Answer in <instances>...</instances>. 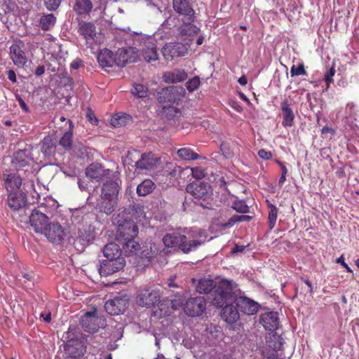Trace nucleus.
I'll return each instance as SVG.
<instances>
[{"instance_id": "1", "label": "nucleus", "mask_w": 359, "mask_h": 359, "mask_svg": "<svg viewBox=\"0 0 359 359\" xmlns=\"http://www.w3.org/2000/svg\"><path fill=\"white\" fill-rule=\"evenodd\" d=\"M234 294L232 292L231 283L228 280H222L211 293V300L213 306L223 307L229 303H233Z\"/></svg>"}, {"instance_id": "2", "label": "nucleus", "mask_w": 359, "mask_h": 359, "mask_svg": "<svg viewBox=\"0 0 359 359\" xmlns=\"http://www.w3.org/2000/svg\"><path fill=\"white\" fill-rule=\"evenodd\" d=\"M202 234L201 229L184 230L180 233V249L184 253L195 250L203 243L201 239Z\"/></svg>"}, {"instance_id": "3", "label": "nucleus", "mask_w": 359, "mask_h": 359, "mask_svg": "<svg viewBox=\"0 0 359 359\" xmlns=\"http://www.w3.org/2000/svg\"><path fill=\"white\" fill-rule=\"evenodd\" d=\"M69 128L59 141V144L67 151H72L73 154L79 155L83 154L86 151V148L82 144L78 146L73 143V130L74 124L71 120L69 119Z\"/></svg>"}, {"instance_id": "4", "label": "nucleus", "mask_w": 359, "mask_h": 359, "mask_svg": "<svg viewBox=\"0 0 359 359\" xmlns=\"http://www.w3.org/2000/svg\"><path fill=\"white\" fill-rule=\"evenodd\" d=\"M186 191L194 198L203 201L209 199L212 195L211 186L204 182L190 183L187 186Z\"/></svg>"}, {"instance_id": "5", "label": "nucleus", "mask_w": 359, "mask_h": 359, "mask_svg": "<svg viewBox=\"0 0 359 359\" xmlns=\"http://www.w3.org/2000/svg\"><path fill=\"white\" fill-rule=\"evenodd\" d=\"M158 291L151 287L140 290L137 296V304L141 306L151 307L160 302Z\"/></svg>"}, {"instance_id": "6", "label": "nucleus", "mask_w": 359, "mask_h": 359, "mask_svg": "<svg viewBox=\"0 0 359 359\" xmlns=\"http://www.w3.org/2000/svg\"><path fill=\"white\" fill-rule=\"evenodd\" d=\"M283 341V338L276 333L269 334L266 337V345L262 349L263 355L267 358H276L278 351L282 348Z\"/></svg>"}, {"instance_id": "7", "label": "nucleus", "mask_w": 359, "mask_h": 359, "mask_svg": "<svg viewBox=\"0 0 359 359\" xmlns=\"http://www.w3.org/2000/svg\"><path fill=\"white\" fill-rule=\"evenodd\" d=\"M206 309V301L203 297L188 299L184 307V313L189 316H199Z\"/></svg>"}, {"instance_id": "8", "label": "nucleus", "mask_w": 359, "mask_h": 359, "mask_svg": "<svg viewBox=\"0 0 359 359\" xmlns=\"http://www.w3.org/2000/svg\"><path fill=\"white\" fill-rule=\"evenodd\" d=\"M138 234V227L133 221L125 220L118 225L116 238L121 243L128 239L135 238Z\"/></svg>"}, {"instance_id": "9", "label": "nucleus", "mask_w": 359, "mask_h": 359, "mask_svg": "<svg viewBox=\"0 0 359 359\" xmlns=\"http://www.w3.org/2000/svg\"><path fill=\"white\" fill-rule=\"evenodd\" d=\"M187 53L185 46L179 42L166 43L162 48L163 56L167 61L184 56Z\"/></svg>"}, {"instance_id": "10", "label": "nucleus", "mask_w": 359, "mask_h": 359, "mask_svg": "<svg viewBox=\"0 0 359 359\" xmlns=\"http://www.w3.org/2000/svg\"><path fill=\"white\" fill-rule=\"evenodd\" d=\"M23 43L15 42L9 48V56L13 64L19 68L24 67L27 62V55L23 50Z\"/></svg>"}, {"instance_id": "11", "label": "nucleus", "mask_w": 359, "mask_h": 359, "mask_svg": "<svg viewBox=\"0 0 359 359\" xmlns=\"http://www.w3.org/2000/svg\"><path fill=\"white\" fill-rule=\"evenodd\" d=\"M182 88L176 86H168L158 93V101L161 104H173L180 100Z\"/></svg>"}, {"instance_id": "12", "label": "nucleus", "mask_w": 359, "mask_h": 359, "mask_svg": "<svg viewBox=\"0 0 359 359\" xmlns=\"http://www.w3.org/2000/svg\"><path fill=\"white\" fill-rule=\"evenodd\" d=\"M125 265V259H110L106 258L101 262L99 272L101 276H107L121 270Z\"/></svg>"}, {"instance_id": "13", "label": "nucleus", "mask_w": 359, "mask_h": 359, "mask_svg": "<svg viewBox=\"0 0 359 359\" xmlns=\"http://www.w3.org/2000/svg\"><path fill=\"white\" fill-rule=\"evenodd\" d=\"M233 303H235L241 312L249 316L256 313L259 308L257 302L244 296H234Z\"/></svg>"}, {"instance_id": "14", "label": "nucleus", "mask_w": 359, "mask_h": 359, "mask_svg": "<svg viewBox=\"0 0 359 359\" xmlns=\"http://www.w3.org/2000/svg\"><path fill=\"white\" fill-rule=\"evenodd\" d=\"M128 304V299L126 297H116L106 302L104 309L111 316L119 315L125 311Z\"/></svg>"}, {"instance_id": "15", "label": "nucleus", "mask_w": 359, "mask_h": 359, "mask_svg": "<svg viewBox=\"0 0 359 359\" xmlns=\"http://www.w3.org/2000/svg\"><path fill=\"white\" fill-rule=\"evenodd\" d=\"M161 158L152 152L141 154L140 158L135 163V168L141 170H151L156 168Z\"/></svg>"}, {"instance_id": "16", "label": "nucleus", "mask_w": 359, "mask_h": 359, "mask_svg": "<svg viewBox=\"0 0 359 359\" xmlns=\"http://www.w3.org/2000/svg\"><path fill=\"white\" fill-rule=\"evenodd\" d=\"M110 174V170L104 169L99 163H93L89 165L86 169V175L91 181L100 182L107 178Z\"/></svg>"}, {"instance_id": "17", "label": "nucleus", "mask_w": 359, "mask_h": 359, "mask_svg": "<svg viewBox=\"0 0 359 359\" xmlns=\"http://www.w3.org/2000/svg\"><path fill=\"white\" fill-rule=\"evenodd\" d=\"M29 222L36 233H43L48 226V217L39 210L32 211L29 217Z\"/></svg>"}, {"instance_id": "18", "label": "nucleus", "mask_w": 359, "mask_h": 359, "mask_svg": "<svg viewBox=\"0 0 359 359\" xmlns=\"http://www.w3.org/2000/svg\"><path fill=\"white\" fill-rule=\"evenodd\" d=\"M43 233L54 243H60L63 240L64 229L58 223L49 224Z\"/></svg>"}, {"instance_id": "19", "label": "nucleus", "mask_w": 359, "mask_h": 359, "mask_svg": "<svg viewBox=\"0 0 359 359\" xmlns=\"http://www.w3.org/2000/svg\"><path fill=\"white\" fill-rule=\"evenodd\" d=\"M32 160L31 149L29 148H26L15 152L13 155L11 163L15 168L21 169L26 165H28Z\"/></svg>"}, {"instance_id": "20", "label": "nucleus", "mask_w": 359, "mask_h": 359, "mask_svg": "<svg viewBox=\"0 0 359 359\" xmlns=\"http://www.w3.org/2000/svg\"><path fill=\"white\" fill-rule=\"evenodd\" d=\"M260 323L265 330L275 331L279 325L278 313L275 311L266 312L260 316Z\"/></svg>"}, {"instance_id": "21", "label": "nucleus", "mask_w": 359, "mask_h": 359, "mask_svg": "<svg viewBox=\"0 0 359 359\" xmlns=\"http://www.w3.org/2000/svg\"><path fill=\"white\" fill-rule=\"evenodd\" d=\"M3 180L6 189L10 192H15L14 191L19 189L22 184L20 176L16 172H12L8 170L3 173Z\"/></svg>"}, {"instance_id": "22", "label": "nucleus", "mask_w": 359, "mask_h": 359, "mask_svg": "<svg viewBox=\"0 0 359 359\" xmlns=\"http://www.w3.org/2000/svg\"><path fill=\"white\" fill-rule=\"evenodd\" d=\"M65 348L68 355H75L76 357H82L86 351V346L80 339L67 341Z\"/></svg>"}, {"instance_id": "23", "label": "nucleus", "mask_w": 359, "mask_h": 359, "mask_svg": "<svg viewBox=\"0 0 359 359\" xmlns=\"http://www.w3.org/2000/svg\"><path fill=\"white\" fill-rule=\"evenodd\" d=\"M79 32L86 40V43L93 45L96 35V27L90 22L82 21L79 23Z\"/></svg>"}, {"instance_id": "24", "label": "nucleus", "mask_w": 359, "mask_h": 359, "mask_svg": "<svg viewBox=\"0 0 359 359\" xmlns=\"http://www.w3.org/2000/svg\"><path fill=\"white\" fill-rule=\"evenodd\" d=\"M97 311L94 309L92 311H88L82 316L81 324L86 332H95L98 330V327L95 323L97 320L96 316Z\"/></svg>"}, {"instance_id": "25", "label": "nucleus", "mask_w": 359, "mask_h": 359, "mask_svg": "<svg viewBox=\"0 0 359 359\" xmlns=\"http://www.w3.org/2000/svg\"><path fill=\"white\" fill-rule=\"evenodd\" d=\"M280 108L283 117L282 126L283 127H292L294 125L295 116L291 108V104L287 99L281 102Z\"/></svg>"}, {"instance_id": "26", "label": "nucleus", "mask_w": 359, "mask_h": 359, "mask_svg": "<svg viewBox=\"0 0 359 359\" xmlns=\"http://www.w3.org/2000/svg\"><path fill=\"white\" fill-rule=\"evenodd\" d=\"M8 205L13 210H18L27 203L26 195L20 191L11 192L8 196Z\"/></svg>"}, {"instance_id": "27", "label": "nucleus", "mask_w": 359, "mask_h": 359, "mask_svg": "<svg viewBox=\"0 0 359 359\" xmlns=\"http://www.w3.org/2000/svg\"><path fill=\"white\" fill-rule=\"evenodd\" d=\"M118 198H113L109 197H102L97 202L95 208L102 213L106 215H111L117 206Z\"/></svg>"}, {"instance_id": "28", "label": "nucleus", "mask_w": 359, "mask_h": 359, "mask_svg": "<svg viewBox=\"0 0 359 359\" xmlns=\"http://www.w3.org/2000/svg\"><path fill=\"white\" fill-rule=\"evenodd\" d=\"M222 308L221 316L226 323L232 324L236 323L240 317L238 308L234 306L232 303L224 305Z\"/></svg>"}, {"instance_id": "29", "label": "nucleus", "mask_w": 359, "mask_h": 359, "mask_svg": "<svg viewBox=\"0 0 359 359\" xmlns=\"http://www.w3.org/2000/svg\"><path fill=\"white\" fill-rule=\"evenodd\" d=\"M172 6L175 12L187 17L191 20V16L195 13L188 0H176L172 2Z\"/></svg>"}, {"instance_id": "30", "label": "nucleus", "mask_w": 359, "mask_h": 359, "mask_svg": "<svg viewBox=\"0 0 359 359\" xmlns=\"http://www.w3.org/2000/svg\"><path fill=\"white\" fill-rule=\"evenodd\" d=\"M187 78V74L184 69H175L170 72H165L163 74V79L168 83H175L184 81Z\"/></svg>"}, {"instance_id": "31", "label": "nucleus", "mask_w": 359, "mask_h": 359, "mask_svg": "<svg viewBox=\"0 0 359 359\" xmlns=\"http://www.w3.org/2000/svg\"><path fill=\"white\" fill-rule=\"evenodd\" d=\"M97 61L102 68L112 67L116 63L114 53L107 48L101 50L98 53Z\"/></svg>"}, {"instance_id": "32", "label": "nucleus", "mask_w": 359, "mask_h": 359, "mask_svg": "<svg viewBox=\"0 0 359 359\" xmlns=\"http://www.w3.org/2000/svg\"><path fill=\"white\" fill-rule=\"evenodd\" d=\"M119 189L120 186L117 182L107 181L102 186L101 196L102 197L118 198Z\"/></svg>"}, {"instance_id": "33", "label": "nucleus", "mask_w": 359, "mask_h": 359, "mask_svg": "<svg viewBox=\"0 0 359 359\" xmlns=\"http://www.w3.org/2000/svg\"><path fill=\"white\" fill-rule=\"evenodd\" d=\"M103 254L107 259H125L122 256V251L119 245L115 243H109L107 244L103 249Z\"/></svg>"}, {"instance_id": "34", "label": "nucleus", "mask_w": 359, "mask_h": 359, "mask_svg": "<svg viewBox=\"0 0 359 359\" xmlns=\"http://www.w3.org/2000/svg\"><path fill=\"white\" fill-rule=\"evenodd\" d=\"M93 7L90 0H75L73 10L79 15H86L91 12Z\"/></svg>"}, {"instance_id": "35", "label": "nucleus", "mask_w": 359, "mask_h": 359, "mask_svg": "<svg viewBox=\"0 0 359 359\" xmlns=\"http://www.w3.org/2000/svg\"><path fill=\"white\" fill-rule=\"evenodd\" d=\"M194 22V15L191 16V20H189L187 17L183 19V23L180 28V31L182 35L191 36L194 34H196L198 29L193 22Z\"/></svg>"}, {"instance_id": "36", "label": "nucleus", "mask_w": 359, "mask_h": 359, "mask_svg": "<svg viewBox=\"0 0 359 359\" xmlns=\"http://www.w3.org/2000/svg\"><path fill=\"white\" fill-rule=\"evenodd\" d=\"M142 56L147 62L156 61L158 59V54L155 45L149 43L142 50Z\"/></svg>"}, {"instance_id": "37", "label": "nucleus", "mask_w": 359, "mask_h": 359, "mask_svg": "<svg viewBox=\"0 0 359 359\" xmlns=\"http://www.w3.org/2000/svg\"><path fill=\"white\" fill-rule=\"evenodd\" d=\"M215 282L210 279H201L196 285V291L201 294L212 293L215 289Z\"/></svg>"}, {"instance_id": "38", "label": "nucleus", "mask_w": 359, "mask_h": 359, "mask_svg": "<svg viewBox=\"0 0 359 359\" xmlns=\"http://www.w3.org/2000/svg\"><path fill=\"white\" fill-rule=\"evenodd\" d=\"M180 233L174 232L172 233H167L163 238V242L167 248H180Z\"/></svg>"}, {"instance_id": "39", "label": "nucleus", "mask_w": 359, "mask_h": 359, "mask_svg": "<svg viewBox=\"0 0 359 359\" xmlns=\"http://www.w3.org/2000/svg\"><path fill=\"white\" fill-rule=\"evenodd\" d=\"M55 144L50 136H46L41 142V150L45 156H50L55 152Z\"/></svg>"}, {"instance_id": "40", "label": "nucleus", "mask_w": 359, "mask_h": 359, "mask_svg": "<svg viewBox=\"0 0 359 359\" xmlns=\"http://www.w3.org/2000/svg\"><path fill=\"white\" fill-rule=\"evenodd\" d=\"M130 49H119L118 52L114 55L116 59L115 65L118 67H124L129 62V53Z\"/></svg>"}, {"instance_id": "41", "label": "nucleus", "mask_w": 359, "mask_h": 359, "mask_svg": "<svg viewBox=\"0 0 359 359\" xmlns=\"http://www.w3.org/2000/svg\"><path fill=\"white\" fill-rule=\"evenodd\" d=\"M155 188V184L151 180H145L137 187V194L139 196H147L152 192Z\"/></svg>"}, {"instance_id": "42", "label": "nucleus", "mask_w": 359, "mask_h": 359, "mask_svg": "<svg viewBox=\"0 0 359 359\" xmlns=\"http://www.w3.org/2000/svg\"><path fill=\"white\" fill-rule=\"evenodd\" d=\"M56 22V18L53 14L43 15L40 18L39 25L43 31H48L53 27Z\"/></svg>"}, {"instance_id": "43", "label": "nucleus", "mask_w": 359, "mask_h": 359, "mask_svg": "<svg viewBox=\"0 0 359 359\" xmlns=\"http://www.w3.org/2000/svg\"><path fill=\"white\" fill-rule=\"evenodd\" d=\"M174 172H186L191 173L193 177L197 180H201L205 177L204 170L198 167L196 168H186L183 169L182 168L178 166L176 167L174 170Z\"/></svg>"}, {"instance_id": "44", "label": "nucleus", "mask_w": 359, "mask_h": 359, "mask_svg": "<svg viewBox=\"0 0 359 359\" xmlns=\"http://www.w3.org/2000/svg\"><path fill=\"white\" fill-rule=\"evenodd\" d=\"M178 156L186 161L196 160L199 156L189 148H182L177 151Z\"/></svg>"}, {"instance_id": "45", "label": "nucleus", "mask_w": 359, "mask_h": 359, "mask_svg": "<svg viewBox=\"0 0 359 359\" xmlns=\"http://www.w3.org/2000/svg\"><path fill=\"white\" fill-rule=\"evenodd\" d=\"M131 93L139 98H144L147 96L148 88L141 83H134L131 89Z\"/></svg>"}, {"instance_id": "46", "label": "nucleus", "mask_w": 359, "mask_h": 359, "mask_svg": "<svg viewBox=\"0 0 359 359\" xmlns=\"http://www.w3.org/2000/svg\"><path fill=\"white\" fill-rule=\"evenodd\" d=\"M123 245V248L126 252L133 253L140 249V244L135 241V238L128 239L121 243Z\"/></svg>"}, {"instance_id": "47", "label": "nucleus", "mask_w": 359, "mask_h": 359, "mask_svg": "<svg viewBox=\"0 0 359 359\" xmlns=\"http://www.w3.org/2000/svg\"><path fill=\"white\" fill-rule=\"evenodd\" d=\"M269 227L270 229H272L275 226L277 220L278 209L274 205L271 203L269 205Z\"/></svg>"}, {"instance_id": "48", "label": "nucleus", "mask_w": 359, "mask_h": 359, "mask_svg": "<svg viewBox=\"0 0 359 359\" xmlns=\"http://www.w3.org/2000/svg\"><path fill=\"white\" fill-rule=\"evenodd\" d=\"M252 217L249 215H233L228 222L224 224V226H231L236 222H249L251 220Z\"/></svg>"}, {"instance_id": "49", "label": "nucleus", "mask_w": 359, "mask_h": 359, "mask_svg": "<svg viewBox=\"0 0 359 359\" xmlns=\"http://www.w3.org/2000/svg\"><path fill=\"white\" fill-rule=\"evenodd\" d=\"M291 77L307 75L304 63H299L298 66L293 65L290 68Z\"/></svg>"}, {"instance_id": "50", "label": "nucleus", "mask_w": 359, "mask_h": 359, "mask_svg": "<svg viewBox=\"0 0 359 359\" xmlns=\"http://www.w3.org/2000/svg\"><path fill=\"white\" fill-rule=\"evenodd\" d=\"M232 208L238 212L247 213L249 212V207L247 205L245 201L242 200L235 201Z\"/></svg>"}, {"instance_id": "51", "label": "nucleus", "mask_w": 359, "mask_h": 359, "mask_svg": "<svg viewBox=\"0 0 359 359\" xmlns=\"http://www.w3.org/2000/svg\"><path fill=\"white\" fill-rule=\"evenodd\" d=\"M201 80L198 76H194L186 83V87L189 92H194L199 88Z\"/></svg>"}, {"instance_id": "52", "label": "nucleus", "mask_w": 359, "mask_h": 359, "mask_svg": "<svg viewBox=\"0 0 359 359\" xmlns=\"http://www.w3.org/2000/svg\"><path fill=\"white\" fill-rule=\"evenodd\" d=\"M46 7L49 11H55L60 5L61 0H43Z\"/></svg>"}, {"instance_id": "53", "label": "nucleus", "mask_w": 359, "mask_h": 359, "mask_svg": "<svg viewBox=\"0 0 359 359\" xmlns=\"http://www.w3.org/2000/svg\"><path fill=\"white\" fill-rule=\"evenodd\" d=\"M163 111L167 116H171L172 117L178 116L181 112L176 107L168 106L163 107Z\"/></svg>"}, {"instance_id": "54", "label": "nucleus", "mask_w": 359, "mask_h": 359, "mask_svg": "<svg viewBox=\"0 0 359 359\" xmlns=\"http://www.w3.org/2000/svg\"><path fill=\"white\" fill-rule=\"evenodd\" d=\"M335 74V69L334 67H332L329 71L327 72V74L325 75V81L326 83L329 85L330 83L333 82L332 77L334 76Z\"/></svg>"}, {"instance_id": "55", "label": "nucleus", "mask_w": 359, "mask_h": 359, "mask_svg": "<svg viewBox=\"0 0 359 359\" xmlns=\"http://www.w3.org/2000/svg\"><path fill=\"white\" fill-rule=\"evenodd\" d=\"M336 263L340 264L344 269H346L347 272L353 273V270L344 262V257L343 255L336 259Z\"/></svg>"}, {"instance_id": "56", "label": "nucleus", "mask_w": 359, "mask_h": 359, "mask_svg": "<svg viewBox=\"0 0 359 359\" xmlns=\"http://www.w3.org/2000/svg\"><path fill=\"white\" fill-rule=\"evenodd\" d=\"M258 156L259 158L264 160H269L272 158V154L271 151H267L264 149H260L258 151Z\"/></svg>"}, {"instance_id": "57", "label": "nucleus", "mask_w": 359, "mask_h": 359, "mask_svg": "<svg viewBox=\"0 0 359 359\" xmlns=\"http://www.w3.org/2000/svg\"><path fill=\"white\" fill-rule=\"evenodd\" d=\"M87 118L88 121L93 124V125H97L98 123V121L97 118L95 117L94 113L92 110L89 109L87 112Z\"/></svg>"}, {"instance_id": "58", "label": "nucleus", "mask_w": 359, "mask_h": 359, "mask_svg": "<svg viewBox=\"0 0 359 359\" xmlns=\"http://www.w3.org/2000/svg\"><path fill=\"white\" fill-rule=\"evenodd\" d=\"M16 99L19 103L20 107L23 109L25 111H28V106L25 103V102L22 100V98L19 95H16Z\"/></svg>"}, {"instance_id": "59", "label": "nucleus", "mask_w": 359, "mask_h": 359, "mask_svg": "<svg viewBox=\"0 0 359 359\" xmlns=\"http://www.w3.org/2000/svg\"><path fill=\"white\" fill-rule=\"evenodd\" d=\"M7 76H8V79L12 83H16L17 82L16 74H15V72L13 69H8L7 71Z\"/></svg>"}, {"instance_id": "60", "label": "nucleus", "mask_w": 359, "mask_h": 359, "mask_svg": "<svg viewBox=\"0 0 359 359\" xmlns=\"http://www.w3.org/2000/svg\"><path fill=\"white\" fill-rule=\"evenodd\" d=\"M121 119L122 118L120 116H114L111 120V125H113L114 127L122 125L123 123L121 122Z\"/></svg>"}, {"instance_id": "61", "label": "nucleus", "mask_w": 359, "mask_h": 359, "mask_svg": "<svg viewBox=\"0 0 359 359\" xmlns=\"http://www.w3.org/2000/svg\"><path fill=\"white\" fill-rule=\"evenodd\" d=\"M230 105L233 109H235L238 112H241L243 111V107H241V105L236 101H233L230 104Z\"/></svg>"}, {"instance_id": "62", "label": "nucleus", "mask_w": 359, "mask_h": 359, "mask_svg": "<svg viewBox=\"0 0 359 359\" xmlns=\"http://www.w3.org/2000/svg\"><path fill=\"white\" fill-rule=\"evenodd\" d=\"M321 133L322 134H326V133H331L332 135H334L335 133V130L327 126H325L324 127H323L322 130H321Z\"/></svg>"}, {"instance_id": "63", "label": "nucleus", "mask_w": 359, "mask_h": 359, "mask_svg": "<svg viewBox=\"0 0 359 359\" xmlns=\"http://www.w3.org/2000/svg\"><path fill=\"white\" fill-rule=\"evenodd\" d=\"M45 73V67L43 65L38 66L35 69L34 74L36 76H41Z\"/></svg>"}, {"instance_id": "64", "label": "nucleus", "mask_w": 359, "mask_h": 359, "mask_svg": "<svg viewBox=\"0 0 359 359\" xmlns=\"http://www.w3.org/2000/svg\"><path fill=\"white\" fill-rule=\"evenodd\" d=\"M78 185H79V187L80 188V189L82 191L87 189L88 183L83 180L79 179L78 180Z\"/></svg>"}]
</instances>
